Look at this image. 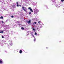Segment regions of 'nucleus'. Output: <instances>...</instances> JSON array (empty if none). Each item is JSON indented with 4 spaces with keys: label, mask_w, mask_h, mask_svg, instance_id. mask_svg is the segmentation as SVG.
Segmentation results:
<instances>
[{
    "label": "nucleus",
    "mask_w": 64,
    "mask_h": 64,
    "mask_svg": "<svg viewBox=\"0 0 64 64\" xmlns=\"http://www.w3.org/2000/svg\"><path fill=\"white\" fill-rule=\"evenodd\" d=\"M34 14H36V13L38 12V10L36 9V10H34Z\"/></svg>",
    "instance_id": "obj_1"
},
{
    "label": "nucleus",
    "mask_w": 64,
    "mask_h": 64,
    "mask_svg": "<svg viewBox=\"0 0 64 64\" xmlns=\"http://www.w3.org/2000/svg\"><path fill=\"white\" fill-rule=\"evenodd\" d=\"M22 8L24 11H25V12H26V7H24L22 6Z\"/></svg>",
    "instance_id": "obj_2"
},
{
    "label": "nucleus",
    "mask_w": 64,
    "mask_h": 64,
    "mask_svg": "<svg viewBox=\"0 0 64 64\" xmlns=\"http://www.w3.org/2000/svg\"><path fill=\"white\" fill-rule=\"evenodd\" d=\"M28 9H30V11L32 12H33V10H32V8H31L30 7H29L28 8Z\"/></svg>",
    "instance_id": "obj_3"
},
{
    "label": "nucleus",
    "mask_w": 64,
    "mask_h": 64,
    "mask_svg": "<svg viewBox=\"0 0 64 64\" xmlns=\"http://www.w3.org/2000/svg\"><path fill=\"white\" fill-rule=\"evenodd\" d=\"M31 21H30V20L28 22V24H30V23H31Z\"/></svg>",
    "instance_id": "obj_4"
},
{
    "label": "nucleus",
    "mask_w": 64,
    "mask_h": 64,
    "mask_svg": "<svg viewBox=\"0 0 64 64\" xmlns=\"http://www.w3.org/2000/svg\"><path fill=\"white\" fill-rule=\"evenodd\" d=\"M4 19V18L2 16L0 17V19Z\"/></svg>",
    "instance_id": "obj_5"
},
{
    "label": "nucleus",
    "mask_w": 64,
    "mask_h": 64,
    "mask_svg": "<svg viewBox=\"0 0 64 64\" xmlns=\"http://www.w3.org/2000/svg\"><path fill=\"white\" fill-rule=\"evenodd\" d=\"M22 50H20V54H21V53H22Z\"/></svg>",
    "instance_id": "obj_6"
},
{
    "label": "nucleus",
    "mask_w": 64,
    "mask_h": 64,
    "mask_svg": "<svg viewBox=\"0 0 64 64\" xmlns=\"http://www.w3.org/2000/svg\"><path fill=\"white\" fill-rule=\"evenodd\" d=\"M21 29L22 30H23L24 29V28L23 27L21 28Z\"/></svg>",
    "instance_id": "obj_7"
},
{
    "label": "nucleus",
    "mask_w": 64,
    "mask_h": 64,
    "mask_svg": "<svg viewBox=\"0 0 64 64\" xmlns=\"http://www.w3.org/2000/svg\"><path fill=\"white\" fill-rule=\"evenodd\" d=\"M2 63V60H0V63L1 64Z\"/></svg>",
    "instance_id": "obj_8"
},
{
    "label": "nucleus",
    "mask_w": 64,
    "mask_h": 64,
    "mask_svg": "<svg viewBox=\"0 0 64 64\" xmlns=\"http://www.w3.org/2000/svg\"><path fill=\"white\" fill-rule=\"evenodd\" d=\"M13 45V44L12 43L10 44V45H11V46H12V45Z\"/></svg>",
    "instance_id": "obj_9"
},
{
    "label": "nucleus",
    "mask_w": 64,
    "mask_h": 64,
    "mask_svg": "<svg viewBox=\"0 0 64 64\" xmlns=\"http://www.w3.org/2000/svg\"><path fill=\"white\" fill-rule=\"evenodd\" d=\"M62 2H64V0H61Z\"/></svg>",
    "instance_id": "obj_10"
},
{
    "label": "nucleus",
    "mask_w": 64,
    "mask_h": 64,
    "mask_svg": "<svg viewBox=\"0 0 64 64\" xmlns=\"http://www.w3.org/2000/svg\"><path fill=\"white\" fill-rule=\"evenodd\" d=\"M29 13L30 15L31 14V12H29Z\"/></svg>",
    "instance_id": "obj_11"
},
{
    "label": "nucleus",
    "mask_w": 64,
    "mask_h": 64,
    "mask_svg": "<svg viewBox=\"0 0 64 64\" xmlns=\"http://www.w3.org/2000/svg\"><path fill=\"white\" fill-rule=\"evenodd\" d=\"M33 30H34V31H35V29L34 28H33Z\"/></svg>",
    "instance_id": "obj_12"
},
{
    "label": "nucleus",
    "mask_w": 64,
    "mask_h": 64,
    "mask_svg": "<svg viewBox=\"0 0 64 64\" xmlns=\"http://www.w3.org/2000/svg\"><path fill=\"white\" fill-rule=\"evenodd\" d=\"M12 18H14V16H12Z\"/></svg>",
    "instance_id": "obj_13"
},
{
    "label": "nucleus",
    "mask_w": 64,
    "mask_h": 64,
    "mask_svg": "<svg viewBox=\"0 0 64 64\" xmlns=\"http://www.w3.org/2000/svg\"><path fill=\"white\" fill-rule=\"evenodd\" d=\"M40 21H38V23H39V24H40Z\"/></svg>",
    "instance_id": "obj_14"
},
{
    "label": "nucleus",
    "mask_w": 64,
    "mask_h": 64,
    "mask_svg": "<svg viewBox=\"0 0 64 64\" xmlns=\"http://www.w3.org/2000/svg\"><path fill=\"white\" fill-rule=\"evenodd\" d=\"M36 40V39H35V38L34 40V41H35Z\"/></svg>",
    "instance_id": "obj_15"
},
{
    "label": "nucleus",
    "mask_w": 64,
    "mask_h": 64,
    "mask_svg": "<svg viewBox=\"0 0 64 64\" xmlns=\"http://www.w3.org/2000/svg\"><path fill=\"white\" fill-rule=\"evenodd\" d=\"M2 23H4V22H3V21H2Z\"/></svg>",
    "instance_id": "obj_16"
},
{
    "label": "nucleus",
    "mask_w": 64,
    "mask_h": 64,
    "mask_svg": "<svg viewBox=\"0 0 64 64\" xmlns=\"http://www.w3.org/2000/svg\"><path fill=\"white\" fill-rule=\"evenodd\" d=\"M37 34L36 32H35V35H37Z\"/></svg>",
    "instance_id": "obj_17"
},
{
    "label": "nucleus",
    "mask_w": 64,
    "mask_h": 64,
    "mask_svg": "<svg viewBox=\"0 0 64 64\" xmlns=\"http://www.w3.org/2000/svg\"><path fill=\"white\" fill-rule=\"evenodd\" d=\"M2 38H4V36H2Z\"/></svg>",
    "instance_id": "obj_18"
},
{
    "label": "nucleus",
    "mask_w": 64,
    "mask_h": 64,
    "mask_svg": "<svg viewBox=\"0 0 64 64\" xmlns=\"http://www.w3.org/2000/svg\"><path fill=\"white\" fill-rule=\"evenodd\" d=\"M4 32L2 31L1 32V33H3Z\"/></svg>",
    "instance_id": "obj_19"
},
{
    "label": "nucleus",
    "mask_w": 64,
    "mask_h": 64,
    "mask_svg": "<svg viewBox=\"0 0 64 64\" xmlns=\"http://www.w3.org/2000/svg\"><path fill=\"white\" fill-rule=\"evenodd\" d=\"M17 5L18 7H19V5H18V4H17Z\"/></svg>",
    "instance_id": "obj_20"
},
{
    "label": "nucleus",
    "mask_w": 64,
    "mask_h": 64,
    "mask_svg": "<svg viewBox=\"0 0 64 64\" xmlns=\"http://www.w3.org/2000/svg\"><path fill=\"white\" fill-rule=\"evenodd\" d=\"M19 6H20V7H21V5L20 4V5H19Z\"/></svg>",
    "instance_id": "obj_21"
},
{
    "label": "nucleus",
    "mask_w": 64,
    "mask_h": 64,
    "mask_svg": "<svg viewBox=\"0 0 64 64\" xmlns=\"http://www.w3.org/2000/svg\"><path fill=\"white\" fill-rule=\"evenodd\" d=\"M34 23H35V24H36V22H34Z\"/></svg>",
    "instance_id": "obj_22"
},
{
    "label": "nucleus",
    "mask_w": 64,
    "mask_h": 64,
    "mask_svg": "<svg viewBox=\"0 0 64 64\" xmlns=\"http://www.w3.org/2000/svg\"><path fill=\"white\" fill-rule=\"evenodd\" d=\"M16 3L17 4H18V2H16Z\"/></svg>",
    "instance_id": "obj_23"
},
{
    "label": "nucleus",
    "mask_w": 64,
    "mask_h": 64,
    "mask_svg": "<svg viewBox=\"0 0 64 64\" xmlns=\"http://www.w3.org/2000/svg\"><path fill=\"white\" fill-rule=\"evenodd\" d=\"M1 33V32H0V33Z\"/></svg>",
    "instance_id": "obj_24"
},
{
    "label": "nucleus",
    "mask_w": 64,
    "mask_h": 64,
    "mask_svg": "<svg viewBox=\"0 0 64 64\" xmlns=\"http://www.w3.org/2000/svg\"><path fill=\"white\" fill-rule=\"evenodd\" d=\"M46 49H47V48H48L46 47Z\"/></svg>",
    "instance_id": "obj_25"
}]
</instances>
